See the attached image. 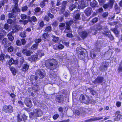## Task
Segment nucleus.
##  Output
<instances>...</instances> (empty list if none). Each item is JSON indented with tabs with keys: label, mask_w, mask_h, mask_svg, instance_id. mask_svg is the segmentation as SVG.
<instances>
[{
	"label": "nucleus",
	"mask_w": 122,
	"mask_h": 122,
	"mask_svg": "<svg viewBox=\"0 0 122 122\" xmlns=\"http://www.w3.org/2000/svg\"><path fill=\"white\" fill-rule=\"evenodd\" d=\"M110 6L109 3L104 4L103 6V7L105 9L108 8Z\"/></svg>",
	"instance_id": "nucleus-47"
},
{
	"label": "nucleus",
	"mask_w": 122,
	"mask_h": 122,
	"mask_svg": "<svg viewBox=\"0 0 122 122\" xmlns=\"http://www.w3.org/2000/svg\"><path fill=\"white\" fill-rule=\"evenodd\" d=\"M108 14V13L107 12H104L103 13L102 15V17L103 18H105L107 16Z\"/></svg>",
	"instance_id": "nucleus-56"
},
{
	"label": "nucleus",
	"mask_w": 122,
	"mask_h": 122,
	"mask_svg": "<svg viewBox=\"0 0 122 122\" xmlns=\"http://www.w3.org/2000/svg\"><path fill=\"white\" fill-rule=\"evenodd\" d=\"M92 9L90 7H88L84 11V12L87 16H89L91 14Z\"/></svg>",
	"instance_id": "nucleus-17"
},
{
	"label": "nucleus",
	"mask_w": 122,
	"mask_h": 122,
	"mask_svg": "<svg viewBox=\"0 0 122 122\" xmlns=\"http://www.w3.org/2000/svg\"><path fill=\"white\" fill-rule=\"evenodd\" d=\"M97 4V2L95 0H93L90 3V5L92 7H98Z\"/></svg>",
	"instance_id": "nucleus-23"
},
{
	"label": "nucleus",
	"mask_w": 122,
	"mask_h": 122,
	"mask_svg": "<svg viewBox=\"0 0 122 122\" xmlns=\"http://www.w3.org/2000/svg\"><path fill=\"white\" fill-rule=\"evenodd\" d=\"M88 89L90 91V92L92 95H94L96 94V91L93 89L91 87L88 88Z\"/></svg>",
	"instance_id": "nucleus-31"
},
{
	"label": "nucleus",
	"mask_w": 122,
	"mask_h": 122,
	"mask_svg": "<svg viewBox=\"0 0 122 122\" xmlns=\"http://www.w3.org/2000/svg\"><path fill=\"white\" fill-rule=\"evenodd\" d=\"M104 78L101 76H98L94 80V83L95 84L102 83L104 81Z\"/></svg>",
	"instance_id": "nucleus-8"
},
{
	"label": "nucleus",
	"mask_w": 122,
	"mask_h": 122,
	"mask_svg": "<svg viewBox=\"0 0 122 122\" xmlns=\"http://www.w3.org/2000/svg\"><path fill=\"white\" fill-rule=\"evenodd\" d=\"M56 100L58 103H63L64 101V96L61 95H58L56 97Z\"/></svg>",
	"instance_id": "nucleus-5"
},
{
	"label": "nucleus",
	"mask_w": 122,
	"mask_h": 122,
	"mask_svg": "<svg viewBox=\"0 0 122 122\" xmlns=\"http://www.w3.org/2000/svg\"><path fill=\"white\" fill-rule=\"evenodd\" d=\"M28 9V7L26 5H25L22 7V11L23 12L26 11Z\"/></svg>",
	"instance_id": "nucleus-49"
},
{
	"label": "nucleus",
	"mask_w": 122,
	"mask_h": 122,
	"mask_svg": "<svg viewBox=\"0 0 122 122\" xmlns=\"http://www.w3.org/2000/svg\"><path fill=\"white\" fill-rule=\"evenodd\" d=\"M34 113H32V116H33L34 114L35 115L36 117H41L42 115V113L41 110L39 109H35L34 112Z\"/></svg>",
	"instance_id": "nucleus-6"
},
{
	"label": "nucleus",
	"mask_w": 122,
	"mask_h": 122,
	"mask_svg": "<svg viewBox=\"0 0 122 122\" xmlns=\"http://www.w3.org/2000/svg\"><path fill=\"white\" fill-rule=\"evenodd\" d=\"M45 25L44 22L41 21L39 23V27L40 28H42Z\"/></svg>",
	"instance_id": "nucleus-46"
},
{
	"label": "nucleus",
	"mask_w": 122,
	"mask_h": 122,
	"mask_svg": "<svg viewBox=\"0 0 122 122\" xmlns=\"http://www.w3.org/2000/svg\"><path fill=\"white\" fill-rule=\"evenodd\" d=\"M111 30L116 35L118 34L119 32L117 28H113L111 29Z\"/></svg>",
	"instance_id": "nucleus-35"
},
{
	"label": "nucleus",
	"mask_w": 122,
	"mask_h": 122,
	"mask_svg": "<svg viewBox=\"0 0 122 122\" xmlns=\"http://www.w3.org/2000/svg\"><path fill=\"white\" fill-rule=\"evenodd\" d=\"M41 41L42 40L41 38L36 39L35 40L34 42L36 44H37L38 45V43L41 42Z\"/></svg>",
	"instance_id": "nucleus-39"
},
{
	"label": "nucleus",
	"mask_w": 122,
	"mask_h": 122,
	"mask_svg": "<svg viewBox=\"0 0 122 122\" xmlns=\"http://www.w3.org/2000/svg\"><path fill=\"white\" fill-rule=\"evenodd\" d=\"M61 3L60 0H57L56 5L57 6H59L61 5Z\"/></svg>",
	"instance_id": "nucleus-63"
},
{
	"label": "nucleus",
	"mask_w": 122,
	"mask_h": 122,
	"mask_svg": "<svg viewBox=\"0 0 122 122\" xmlns=\"http://www.w3.org/2000/svg\"><path fill=\"white\" fill-rule=\"evenodd\" d=\"M67 3V1L66 0L63 1L62 2L61 9V10L62 12H64L65 10Z\"/></svg>",
	"instance_id": "nucleus-12"
},
{
	"label": "nucleus",
	"mask_w": 122,
	"mask_h": 122,
	"mask_svg": "<svg viewBox=\"0 0 122 122\" xmlns=\"http://www.w3.org/2000/svg\"><path fill=\"white\" fill-rule=\"evenodd\" d=\"M10 71H11L13 74L15 76L16 74V71L15 69L13 67L10 66L9 67Z\"/></svg>",
	"instance_id": "nucleus-24"
},
{
	"label": "nucleus",
	"mask_w": 122,
	"mask_h": 122,
	"mask_svg": "<svg viewBox=\"0 0 122 122\" xmlns=\"http://www.w3.org/2000/svg\"><path fill=\"white\" fill-rule=\"evenodd\" d=\"M34 11L35 14L37 15V14L38 12H40L41 11V9L40 7H37L35 8Z\"/></svg>",
	"instance_id": "nucleus-26"
},
{
	"label": "nucleus",
	"mask_w": 122,
	"mask_h": 122,
	"mask_svg": "<svg viewBox=\"0 0 122 122\" xmlns=\"http://www.w3.org/2000/svg\"><path fill=\"white\" fill-rule=\"evenodd\" d=\"M29 65L27 63L23 65L21 68V70L25 72L28 71L29 69Z\"/></svg>",
	"instance_id": "nucleus-14"
},
{
	"label": "nucleus",
	"mask_w": 122,
	"mask_h": 122,
	"mask_svg": "<svg viewBox=\"0 0 122 122\" xmlns=\"http://www.w3.org/2000/svg\"><path fill=\"white\" fill-rule=\"evenodd\" d=\"M115 2L114 0H109V4L110 6L112 8Z\"/></svg>",
	"instance_id": "nucleus-41"
},
{
	"label": "nucleus",
	"mask_w": 122,
	"mask_h": 122,
	"mask_svg": "<svg viewBox=\"0 0 122 122\" xmlns=\"http://www.w3.org/2000/svg\"><path fill=\"white\" fill-rule=\"evenodd\" d=\"M5 18V16L4 14L2 15L0 17V19L1 20H4Z\"/></svg>",
	"instance_id": "nucleus-62"
},
{
	"label": "nucleus",
	"mask_w": 122,
	"mask_h": 122,
	"mask_svg": "<svg viewBox=\"0 0 122 122\" xmlns=\"http://www.w3.org/2000/svg\"><path fill=\"white\" fill-rule=\"evenodd\" d=\"M21 44L23 45H24L26 43V41L25 39H22L21 40Z\"/></svg>",
	"instance_id": "nucleus-52"
},
{
	"label": "nucleus",
	"mask_w": 122,
	"mask_h": 122,
	"mask_svg": "<svg viewBox=\"0 0 122 122\" xmlns=\"http://www.w3.org/2000/svg\"><path fill=\"white\" fill-rule=\"evenodd\" d=\"M79 100L82 103H86L87 101L86 100L85 97L82 94H81L79 98Z\"/></svg>",
	"instance_id": "nucleus-19"
},
{
	"label": "nucleus",
	"mask_w": 122,
	"mask_h": 122,
	"mask_svg": "<svg viewBox=\"0 0 122 122\" xmlns=\"http://www.w3.org/2000/svg\"><path fill=\"white\" fill-rule=\"evenodd\" d=\"M77 55L78 56L79 58L80 56H84V52L83 51H82L80 50V51H77Z\"/></svg>",
	"instance_id": "nucleus-28"
},
{
	"label": "nucleus",
	"mask_w": 122,
	"mask_h": 122,
	"mask_svg": "<svg viewBox=\"0 0 122 122\" xmlns=\"http://www.w3.org/2000/svg\"><path fill=\"white\" fill-rule=\"evenodd\" d=\"M20 36L21 37L24 38L26 37V33L25 30L22 32H21L20 34Z\"/></svg>",
	"instance_id": "nucleus-32"
},
{
	"label": "nucleus",
	"mask_w": 122,
	"mask_h": 122,
	"mask_svg": "<svg viewBox=\"0 0 122 122\" xmlns=\"http://www.w3.org/2000/svg\"><path fill=\"white\" fill-rule=\"evenodd\" d=\"M76 7V5L74 4H72L69 7V9L71 10H72Z\"/></svg>",
	"instance_id": "nucleus-40"
},
{
	"label": "nucleus",
	"mask_w": 122,
	"mask_h": 122,
	"mask_svg": "<svg viewBox=\"0 0 122 122\" xmlns=\"http://www.w3.org/2000/svg\"><path fill=\"white\" fill-rule=\"evenodd\" d=\"M16 43L17 45L19 46H21L22 45L21 41L19 40H17L16 41Z\"/></svg>",
	"instance_id": "nucleus-44"
},
{
	"label": "nucleus",
	"mask_w": 122,
	"mask_h": 122,
	"mask_svg": "<svg viewBox=\"0 0 122 122\" xmlns=\"http://www.w3.org/2000/svg\"><path fill=\"white\" fill-rule=\"evenodd\" d=\"M115 9L117 14H118L120 12V8L117 5H116L115 6Z\"/></svg>",
	"instance_id": "nucleus-29"
},
{
	"label": "nucleus",
	"mask_w": 122,
	"mask_h": 122,
	"mask_svg": "<svg viewBox=\"0 0 122 122\" xmlns=\"http://www.w3.org/2000/svg\"><path fill=\"white\" fill-rule=\"evenodd\" d=\"M59 115L57 114H54L52 117V118L54 120H56L59 117Z\"/></svg>",
	"instance_id": "nucleus-48"
},
{
	"label": "nucleus",
	"mask_w": 122,
	"mask_h": 122,
	"mask_svg": "<svg viewBox=\"0 0 122 122\" xmlns=\"http://www.w3.org/2000/svg\"><path fill=\"white\" fill-rule=\"evenodd\" d=\"M21 19L22 20H24L26 19L27 17V16L26 15L22 14L21 15Z\"/></svg>",
	"instance_id": "nucleus-51"
},
{
	"label": "nucleus",
	"mask_w": 122,
	"mask_h": 122,
	"mask_svg": "<svg viewBox=\"0 0 122 122\" xmlns=\"http://www.w3.org/2000/svg\"><path fill=\"white\" fill-rule=\"evenodd\" d=\"M38 46V45L34 44L31 47V49L33 50H36L37 49Z\"/></svg>",
	"instance_id": "nucleus-30"
},
{
	"label": "nucleus",
	"mask_w": 122,
	"mask_h": 122,
	"mask_svg": "<svg viewBox=\"0 0 122 122\" xmlns=\"http://www.w3.org/2000/svg\"><path fill=\"white\" fill-rule=\"evenodd\" d=\"M40 5L42 8H43L45 5V3L42 1L40 3Z\"/></svg>",
	"instance_id": "nucleus-57"
},
{
	"label": "nucleus",
	"mask_w": 122,
	"mask_h": 122,
	"mask_svg": "<svg viewBox=\"0 0 122 122\" xmlns=\"http://www.w3.org/2000/svg\"><path fill=\"white\" fill-rule=\"evenodd\" d=\"M49 35L48 33L44 32L42 35V36L43 39L44 41H46V39L48 38Z\"/></svg>",
	"instance_id": "nucleus-22"
},
{
	"label": "nucleus",
	"mask_w": 122,
	"mask_h": 122,
	"mask_svg": "<svg viewBox=\"0 0 122 122\" xmlns=\"http://www.w3.org/2000/svg\"><path fill=\"white\" fill-rule=\"evenodd\" d=\"M75 18L76 20H81L80 14L79 13L76 14L75 16Z\"/></svg>",
	"instance_id": "nucleus-34"
},
{
	"label": "nucleus",
	"mask_w": 122,
	"mask_h": 122,
	"mask_svg": "<svg viewBox=\"0 0 122 122\" xmlns=\"http://www.w3.org/2000/svg\"><path fill=\"white\" fill-rule=\"evenodd\" d=\"M14 34L13 33H12V32H10L8 34L7 36L9 41H12L14 40V37L12 36V35Z\"/></svg>",
	"instance_id": "nucleus-20"
},
{
	"label": "nucleus",
	"mask_w": 122,
	"mask_h": 122,
	"mask_svg": "<svg viewBox=\"0 0 122 122\" xmlns=\"http://www.w3.org/2000/svg\"><path fill=\"white\" fill-rule=\"evenodd\" d=\"M65 24L64 23H60L59 25V27L60 29L61 27H64L65 26Z\"/></svg>",
	"instance_id": "nucleus-55"
},
{
	"label": "nucleus",
	"mask_w": 122,
	"mask_h": 122,
	"mask_svg": "<svg viewBox=\"0 0 122 122\" xmlns=\"http://www.w3.org/2000/svg\"><path fill=\"white\" fill-rule=\"evenodd\" d=\"M103 118V117H97L95 118H94L93 119L92 118H91L90 119H89L87 121H96L98 120H99L101 119H102Z\"/></svg>",
	"instance_id": "nucleus-27"
},
{
	"label": "nucleus",
	"mask_w": 122,
	"mask_h": 122,
	"mask_svg": "<svg viewBox=\"0 0 122 122\" xmlns=\"http://www.w3.org/2000/svg\"><path fill=\"white\" fill-rule=\"evenodd\" d=\"M47 15L51 19H53L54 17V15L50 13H48Z\"/></svg>",
	"instance_id": "nucleus-59"
},
{
	"label": "nucleus",
	"mask_w": 122,
	"mask_h": 122,
	"mask_svg": "<svg viewBox=\"0 0 122 122\" xmlns=\"http://www.w3.org/2000/svg\"><path fill=\"white\" fill-rule=\"evenodd\" d=\"M5 55L4 54H2L0 55V60L3 62L4 60L5 59Z\"/></svg>",
	"instance_id": "nucleus-38"
},
{
	"label": "nucleus",
	"mask_w": 122,
	"mask_h": 122,
	"mask_svg": "<svg viewBox=\"0 0 122 122\" xmlns=\"http://www.w3.org/2000/svg\"><path fill=\"white\" fill-rule=\"evenodd\" d=\"M98 20V18L97 17H95L92 20L91 22L93 24H94L97 22Z\"/></svg>",
	"instance_id": "nucleus-37"
},
{
	"label": "nucleus",
	"mask_w": 122,
	"mask_h": 122,
	"mask_svg": "<svg viewBox=\"0 0 122 122\" xmlns=\"http://www.w3.org/2000/svg\"><path fill=\"white\" fill-rule=\"evenodd\" d=\"M86 0H81L79 2L81 8L83 9L87 6V3H86Z\"/></svg>",
	"instance_id": "nucleus-18"
},
{
	"label": "nucleus",
	"mask_w": 122,
	"mask_h": 122,
	"mask_svg": "<svg viewBox=\"0 0 122 122\" xmlns=\"http://www.w3.org/2000/svg\"><path fill=\"white\" fill-rule=\"evenodd\" d=\"M53 36L52 41H53L56 43L59 39V37L54 36Z\"/></svg>",
	"instance_id": "nucleus-36"
},
{
	"label": "nucleus",
	"mask_w": 122,
	"mask_h": 122,
	"mask_svg": "<svg viewBox=\"0 0 122 122\" xmlns=\"http://www.w3.org/2000/svg\"><path fill=\"white\" fill-rule=\"evenodd\" d=\"M17 117V119L18 122H20L22 121V119L20 117V115L19 113L18 114Z\"/></svg>",
	"instance_id": "nucleus-45"
},
{
	"label": "nucleus",
	"mask_w": 122,
	"mask_h": 122,
	"mask_svg": "<svg viewBox=\"0 0 122 122\" xmlns=\"http://www.w3.org/2000/svg\"><path fill=\"white\" fill-rule=\"evenodd\" d=\"M66 36L68 37L71 38L73 37V35L72 33H68L66 34Z\"/></svg>",
	"instance_id": "nucleus-60"
},
{
	"label": "nucleus",
	"mask_w": 122,
	"mask_h": 122,
	"mask_svg": "<svg viewBox=\"0 0 122 122\" xmlns=\"http://www.w3.org/2000/svg\"><path fill=\"white\" fill-rule=\"evenodd\" d=\"M31 19L34 22H35L37 20L36 18L34 16H33L31 17Z\"/></svg>",
	"instance_id": "nucleus-61"
},
{
	"label": "nucleus",
	"mask_w": 122,
	"mask_h": 122,
	"mask_svg": "<svg viewBox=\"0 0 122 122\" xmlns=\"http://www.w3.org/2000/svg\"><path fill=\"white\" fill-rule=\"evenodd\" d=\"M121 102L119 101H117L116 102V105L117 107H119L121 106Z\"/></svg>",
	"instance_id": "nucleus-53"
},
{
	"label": "nucleus",
	"mask_w": 122,
	"mask_h": 122,
	"mask_svg": "<svg viewBox=\"0 0 122 122\" xmlns=\"http://www.w3.org/2000/svg\"><path fill=\"white\" fill-rule=\"evenodd\" d=\"M2 110L5 113L10 114L13 111V107L11 105H5L3 106Z\"/></svg>",
	"instance_id": "nucleus-3"
},
{
	"label": "nucleus",
	"mask_w": 122,
	"mask_h": 122,
	"mask_svg": "<svg viewBox=\"0 0 122 122\" xmlns=\"http://www.w3.org/2000/svg\"><path fill=\"white\" fill-rule=\"evenodd\" d=\"M24 102L25 104L27 107L30 108L32 107V102L30 98H26Z\"/></svg>",
	"instance_id": "nucleus-10"
},
{
	"label": "nucleus",
	"mask_w": 122,
	"mask_h": 122,
	"mask_svg": "<svg viewBox=\"0 0 122 122\" xmlns=\"http://www.w3.org/2000/svg\"><path fill=\"white\" fill-rule=\"evenodd\" d=\"M22 52L23 54L27 56H30L31 54L33 53L31 51L27 50L25 48L24 49L22 50Z\"/></svg>",
	"instance_id": "nucleus-11"
},
{
	"label": "nucleus",
	"mask_w": 122,
	"mask_h": 122,
	"mask_svg": "<svg viewBox=\"0 0 122 122\" xmlns=\"http://www.w3.org/2000/svg\"><path fill=\"white\" fill-rule=\"evenodd\" d=\"M8 48H7V50L9 52H12L14 49V48L13 46H10L8 47Z\"/></svg>",
	"instance_id": "nucleus-33"
},
{
	"label": "nucleus",
	"mask_w": 122,
	"mask_h": 122,
	"mask_svg": "<svg viewBox=\"0 0 122 122\" xmlns=\"http://www.w3.org/2000/svg\"><path fill=\"white\" fill-rule=\"evenodd\" d=\"M120 112L119 111H117L115 113L116 118L118 120L122 119V113L120 114Z\"/></svg>",
	"instance_id": "nucleus-16"
},
{
	"label": "nucleus",
	"mask_w": 122,
	"mask_h": 122,
	"mask_svg": "<svg viewBox=\"0 0 122 122\" xmlns=\"http://www.w3.org/2000/svg\"><path fill=\"white\" fill-rule=\"evenodd\" d=\"M48 60L46 66L47 68L51 70L50 71L51 77L55 78L57 76L56 72L53 70L57 68L58 66V62L56 59L53 58L49 59Z\"/></svg>",
	"instance_id": "nucleus-1"
},
{
	"label": "nucleus",
	"mask_w": 122,
	"mask_h": 122,
	"mask_svg": "<svg viewBox=\"0 0 122 122\" xmlns=\"http://www.w3.org/2000/svg\"><path fill=\"white\" fill-rule=\"evenodd\" d=\"M6 32L4 30H2L0 32V35L5 36V35Z\"/></svg>",
	"instance_id": "nucleus-54"
},
{
	"label": "nucleus",
	"mask_w": 122,
	"mask_h": 122,
	"mask_svg": "<svg viewBox=\"0 0 122 122\" xmlns=\"http://www.w3.org/2000/svg\"><path fill=\"white\" fill-rule=\"evenodd\" d=\"M38 55H33L29 57H28V60L31 61H36L38 59Z\"/></svg>",
	"instance_id": "nucleus-13"
},
{
	"label": "nucleus",
	"mask_w": 122,
	"mask_h": 122,
	"mask_svg": "<svg viewBox=\"0 0 122 122\" xmlns=\"http://www.w3.org/2000/svg\"><path fill=\"white\" fill-rule=\"evenodd\" d=\"M22 28V27L19 25H14L12 27V30L11 32H12V33H14L18 32Z\"/></svg>",
	"instance_id": "nucleus-9"
},
{
	"label": "nucleus",
	"mask_w": 122,
	"mask_h": 122,
	"mask_svg": "<svg viewBox=\"0 0 122 122\" xmlns=\"http://www.w3.org/2000/svg\"><path fill=\"white\" fill-rule=\"evenodd\" d=\"M22 117L23 120L24 122H25L26 120H27L28 117L27 116H26L25 114H24L22 115Z\"/></svg>",
	"instance_id": "nucleus-43"
},
{
	"label": "nucleus",
	"mask_w": 122,
	"mask_h": 122,
	"mask_svg": "<svg viewBox=\"0 0 122 122\" xmlns=\"http://www.w3.org/2000/svg\"><path fill=\"white\" fill-rule=\"evenodd\" d=\"M58 48L59 49H62L64 48V46L61 44H60L58 46Z\"/></svg>",
	"instance_id": "nucleus-58"
},
{
	"label": "nucleus",
	"mask_w": 122,
	"mask_h": 122,
	"mask_svg": "<svg viewBox=\"0 0 122 122\" xmlns=\"http://www.w3.org/2000/svg\"><path fill=\"white\" fill-rule=\"evenodd\" d=\"M15 2L14 7L11 10V13H8V17L9 18H12L16 17L18 13L20 12V10L18 7L17 0H14Z\"/></svg>",
	"instance_id": "nucleus-2"
},
{
	"label": "nucleus",
	"mask_w": 122,
	"mask_h": 122,
	"mask_svg": "<svg viewBox=\"0 0 122 122\" xmlns=\"http://www.w3.org/2000/svg\"><path fill=\"white\" fill-rule=\"evenodd\" d=\"M52 28L50 26H48L46 27L44 30V31L48 33L51 32Z\"/></svg>",
	"instance_id": "nucleus-25"
},
{
	"label": "nucleus",
	"mask_w": 122,
	"mask_h": 122,
	"mask_svg": "<svg viewBox=\"0 0 122 122\" xmlns=\"http://www.w3.org/2000/svg\"><path fill=\"white\" fill-rule=\"evenodd\" d=\"M7 57L9 58V60L7 61L6 64L7 66L9 65V67L11 66L13 64H14L15 65H17L18 63V61L17 60H14L12 57L10 58V56H8Z\"/></svg>",
	"instance_id": "nucleus-4"
},
{
	"label": "nucleus",
	"mask_w": 122,
	"mask_h": 122,
	"mask_svg": "<svg viewBox=\"0 0 122 122\" xmlns=\"http://www.w3.org/2000/svg\"><path fill=\"white\" fill-rule=\"evenodd\" d=\"M8 41L6 38H4L2 41V43L4 45L5 48L11 45L10 43H8Z\"/></svg>",
	"instance_id": "nucleus-15"
},
{
	"label": "nucleus",
	"mask_w": 122,
	"mask_h": 122,
	"mask_svg": "<svg viewBox=\"0 0 122 122\" xmlns=\"http://www.w3.org/2000/svg\"><path fill=\"white\" fill-rule=\"evenodd\" d=\"M109 32L108 31H105L102 33V34L104 36H108L110 35L109 34Z\"/></svg>",
	"instance_id": "nucleus-50"
},
{
	"label": "nucleus",
	"mask_w": 122,
	"mask_h": 122,
	"mask_svg": "<svg viewBox=\"0 0 122 122\" xmlns=\"http://www.w3.org/2000/svg\"><path fill=\"white\" fill-rule=\"evenodd\" d=\"M13 20L11 19H9L7 21V23L9 24H11L13 22Z\"/></svg>",
	"instance_id": "nucleus-64"
},
{
	"label": "nucleus",
	"mask_w": 122,
	"mask_h": 122,
	"mask_svg": "<svg viewBox=\"0 0 122 122\" xmlns=\"http://www.w3.org/2000/svg\"><path fill=\"white\" fill-rule=\"evenodd\" d=\"M35 74L36 76H39V77L40 79H42L45 76L44 73L41 69H38L37 70L35 73Z\"/></svg>",
	"instance_id": "nucleus-7"
},
{
	"label": "nucleus",
	"mask_w": 122,
	"mask_h": 122,
	"mask_svg": "<svg viewBox=\"0 0 122 122\" xmlns=\"http://www.w3.org/2000/svg\"><path fill=\"white\" fill-rule=\"evenodd\" d=\"M88 33L86 31H82L81 32V36L83 39L85 38L87 36Z\"/></svg>",
	"instance_id": "nucleus-21"
},
{
	"label": "nucleus",
	"mask_w": 122,
	"mask_h": 122,
	"mask_svg": "<svg viewBox=\"0 0 122 122\" xmlns=\"http://www.w3.org/2000/svg\"><path fill=\"white\" fill-rule=\"evenodd\" d=\"M117 71L119 73L122 72V66L121 64H120L117 69Z\"/></svg>",
	"instance_id": "nucleus-42"
}]
</instances>
